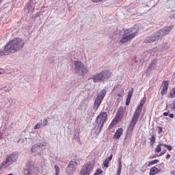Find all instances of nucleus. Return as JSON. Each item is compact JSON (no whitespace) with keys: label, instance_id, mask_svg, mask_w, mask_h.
<instances>
[{"label":"nucleus","instance_id":"1","mask_svg":"<svg viewBox=\"0 0 175 175\" xmlns=\"http://www.w3.org/2000/svg\"><path fill=\"white\" fill-rule=\"evenodd\" d=\"M24 40L21 38H14L10 40L3 49H0V57L3 55H9V54H14L20 51L24 47Z\"/></svg>","mask_w":175,"mask_h":175},{"label":"nucleus","instance_id":"2","mask_svg":"<svg viewBox=\"0 0 175 175\" xmlns=\"http://www.w3.org/2000/svg\"><path fill=\"white\" fill-rule=\"evenodd\" d=\"M144 105V100H142L139 105L137 106L134 113L133 117L127 129L126 136L124 137L126 140H131V137H132V135L133 133V129H135V126L136 125L139 120V117H140V113H142V110H143Z\"/></svg>","mask_w":175,"mask_h":175},{"label":"nucleus","instance_id":"3","mask_svg":"<svg viewBox=\"0 0 175 175\" xmlns=\"http://www.w3.org/2000/svg\"><path fill=\"white\" fill-rule=\"evenodd\" d=\"M173 29V26H167L153 33L144 40L145 43H153L157 40H161L165 35H167Z\"/></svg>","mask_w":175,"mask_h":175},{"label":"nucleus","instance_id":"4","mask_svg":"<svg viewBox=\"0 0 175 175\" xmlns=\"http://www.w3.org/2000/svg\"><path fill=\"white\" fill-rule=\"evenodd\" d=\"M140 32L139 30V27L137 25H134L133 27L128 29L124 31V33L122 38L120 40V43L124 44V43H128L130 40H132Z\"/></svg>","mask_w":175,"mask_h":175},{"label":"nucleus","instance_id":"5","mask_svg":"<svg viewBox=\"0 0 175 175\" xmlns=\"http://www.w3.org/2000/svg\"><path fill=\"white\" fill-rule=\"evenodd\" d=\"M107 120V113L101 112L96 118L94 123L95 129H97L96 135H99L102 132L103 125Z\"/></svg>","mask_w":175,"mask_h":175},{"label":"nucleus","instance_id":"6","mask_svg":"<svg viewBox=\"0 0 175 175\" xmlns=\"http://www.w3.org/2000/svg\"><path fill=\"white\" fill-rule=\"evenodd\" d=\"M110 72L109 70H103L98 75H94L90 78L93 83H105L110 79Z\"/></svg>","mask_w":175,"mask_h":175},{"label":"nucleus","instance_id":"7","mask_svg":"<svg viewBox=\"0 0 175 175\" xmlns=\"http://www.w3.org/2000/svg\"><path fill=\"white\" fill-rule=\"evenodd\" d=\"M74 65V72L76 73V75H78V76H81L82 77H84V75L87 73H88V69H87V67L84 64L80 61L75 60L73 62Z\"/></svg>","mask_w":175,"mask_h":175},{"label":"nucleus","instance_id":"8","mask_svg":"<svg viewBox=\"0 0 175 175\" xmlns=\"http://www.w3.org/2000/svg\"><path fill=\"white\" fill-rule=\"evenodd\" d=\"M38 173V167L35 165L33 160L28 159L24 168V175H36Z\"/></svg>","mask_w":175,"mask_h":175},{"label":"nucleus","instance_id":"9","mask_svg":"<svg viewBox=\"0 0 175 175\" xmlns=\"http://www.w3.org/2000/svg\"><path fill=\"white\" fill-rule=\"evenodd\" d=\"M18 159V155L16 152L11 153L8 157H6L5 160L2 163V167H8L10 165L14 163Z\"/></svg>","mask_w":175,"mask_h":175},{"label":"nucleus","instance_id":"10","mask_svg":"<svg viewBox=\"0 0 175 175\" xmlns=\"http://www.w3.org/2000/svg\"><path fill=\"white\" fill-rule=\"evenodd\" d=\"M105 96H106V90L103 89L100 92V93L95 98L94 107H96V109H98L99 106H100V103H102V101L103 100V98H105Z\"/></svg>","mask_w":175,"mask_h":175},{"label":"nucleus","instance_id":"11","mask_svg":"<svg viewBox=\"0 0 175 175\" xmlns=\"http://www.w3.org/2000/svg\"><path fill=\"white\" fill-rule=\"evenodd\" d=\"M77 170V162L76 161H70L67 167H66V173L67 175H73L75 172Z\"/></svg>","mask_w":175,"mask_h":175},{"label":"nucleus","instance_id":"12","mask_svg":"<svg viewBox=\"0 0 175 175\" xmlns=\"http://www.w3.org/2000/svg\"><path fill=\"white\" fill-rule=\"evenodd\" d=\"M92 170V164L91 163H86L82 167L80 175H90L91 174V172Z\"/></svg>","mask_w":175,"mask_h":175},{"label":"nucleus","instance_id":"13","mask_svg":"<svg viewBox=\"0 0 175 175\" xmlns=\"http://www.w3.org/2000/svg\"><path fill=\"white\" fill-rule=\"evenodd\" d=\"M48 144H49L48 143L44 142L36 144L31 147V152H36V151L39 150V148H42L43 147H47Z\"/></svg>","mask_w":175,"mask_h":175},{"label":"nucleus","instance_id":"14","mask_svg":"<svg viewBox=\"0 0 175 175\" xmlns=\"http://www.w3.org/2000/svg\"><path fill=\"white\" fill-rule=\"evenodd\" d=\"M158 61L157 59H154L151 62V63L149 64L146 72L148 73H150V72H152V70H154V69L157 68V66H158L157 64Z\"/></svg>","mask_w":175,"mask_h":175},{"label":"nucleus","instance_id":"15","mask_svg":"<svg viewBox=\"0 0 175 175\" xmlns=\"http://www.w3.org/2000/svg\"><path fill=\"white\" fill-rule=\"evenodd\" d=\"M123 133H124V129H122V128L118 129V130L116 131V132L115 133L113 137V139H116V140H118V139L121 137Z\"/></svg>","mask_w":175,"mask_h":175},{"label":"nucleus","instance_id":"16","mask_svg":"<svg viewBox=\"0 0 175 175\" xmlns=\"http://www.w3.org/2000/svg\"><path fill=\"white\" fill-rule=\"evenodd\" d=\"M125 108L120 107L119 109L118 110L116 117L118 118V120H121L122 117H124V113H125Z\"/></svg>","mask_w":175,"mask_h":175},{"label":"nucleus","instance_id":"17","mask_svg":"<svg viewBox=\"0 0 175 175\" xmlns=\"http://www.w3.org/2000/svg\"><path fill=\"white\" fill-rule=\"evenodd\" d=\"M163 86L161 90V94L162 95L167 94V88H169V81H165L163 83Z\"/></svg>","mask_w":175,"mask_h":175},{"label":"nucleus","instance_id":"18","mask_svg":"<svg viewBox=\"0 0 175 175\" xmlns=\"http://www.w3.org/2000/svg\"><path fill=\"white\" fill-rule=\"evenodd\" d=\"M118 165L116 175H121V170H122V162H121V159H118Z\"/></svg>","mask_w":175,"mask_h":175},{"label":"nucleus","instance_id":"19","mask_svg":"<svg viewBox=\"0 0 175 175\" xmlns=\"http://www.w3.org/2000/svg\"><path fill=\"white\" fill-rule=\"evenodd\" d=\"M159 172H161V170H159L158 168H157L156 167H152L150 169L149 175L158 174V173H159Z\"/></svg>","mask_w":175,"mask_h":175},{"label":"nucleus","instance_id":"20","mask_svg":"<svg viewBox=\"0 0 175 175\" xmlns=\"http://www.w3.org/2000/svg\"><path fill=\"white\" fill-rule=\"evenodd\" d=\"M156 135H152L150 138H149L150 140V147H154V144H155V142L157 140Z\"/></svg>","mask_w":175,"mask_h":175},{"label":"nucleus","instance_id":"21","mask_svg":"<svg viewBox=\"0 0 175 175\" xmlns=\"http://www.w3.org/2000/svg\"><path fill=\"white\" fill-rule=\"evenodd\" d=\"M157 163H159V160L155 159V160H153L152 161H150L149 163L148 164V167L152 166V165H155Z\"/></svg>","mask_w":175,"mask_h":175},{"label":"nucleus","instance_id":"22","mask_svg":"<svg viewBox=\"0 0 175 175\" xmlns=\"http://www.w3.org/2000/svg\"><path fill=\"white\" fill-rule=\"evenodd\" d=\"M162 146H163V144H159L157 145L155 149L156 152H161V151H162V148H161Z\"/></svg>","mask_w":175,"mask_h":175},{"label":"nucleus","instance_id":"23","mask_svg":"<svg viewBox=\"0 0 175 175\" xmlns=\"http://www.w3.org/2000/svg\"><path fill=\"white\" fill-rule=\"evenodd\" d=\"M169 98H175V88H173L170 92V95L168 96Z\"/></svg>","mask_w":175,"mask_h":175},{"label":"nucleus","instance_id":"24","mask_svg":"<svg viewBox=\"0 0 175 175\" xmlns=\"http://www.w3.org/2000/svg\"><path fill=\"white\" fill-rule=\"evenodd\" d=\"M47 124H49V120L47 119H44L42 122L41 123L42 127H44L47 126Z\"/></svg>","mask_w":175,"mask_h":175},{"label":"nucleus","instance_id":"25","mask_svg":"<svg viewBox=\"0 0 175 175\" xmlns=\"http://www.w3.org/2000/svg\"><path fill=\"white\" fill-rule=\"evenodd\" d=\"M74 139L75 140V142H80V137L79 135V133H77L74 135Z\"/></svg>","mask_w":175,"mask_h":175},{"label":"nucleus","instance_id":"26","mask_svg":"<svg viewBox=\"0 0 175 175\" xmlns=\"http://www.w3.org/2000/svg\"><path fill=\"white\" fill-rule=\"evenodd\" d=\"M163 146L165 147V148H167L168 151H172V150H173V147H172V146L170 145L163 144Z\"/></svg>","mask_w":175,"mask_h":175},{"label":"nucleus","instance_id":"27","mask_svg":"<svg viewBox=\"0 0 175 175\" xmlns=\"http://www.w3.org/2000/svg\"><path fill=\"white\" fill-rule=\"evenodd\" d=\"M42 127V124L41 123H37L33 129L36 130V129H40Z\"/></svg>","mask_w":175,"mask_h":175},{"label":"nucleus","instance_id":"28","mask_svg":"<svg viewBox=\"0 0 175 175\" xmlns=\"http://www.w3.org/2000/svg\"><path fill=\"white\" fill-rule=\"evenodd\" d=\"M55 175H59V167H58V165H55Z\"/></svg>","mask_w":175,"mask_h":175},{"label":"nucleus","instance_id":"29","mask_svg":"<svg viewBox=\"0 0 175 175\" xmlns=\"http://www.w3.org/2000/svg\"><path fill=\"white\" fill-rule=\"evenodd\" d=\"M109 162L107 159L104 161L103 162V165H104V167H109Z\"/></svg>","mask_w":175,"mask_h":175},{"label":"nucleus","instance_id":"30","mask_svg":"<svg viewBox=\"0 0 175 175\" xmlns=\"http://www.w3.org/2000/svg\"><path fill=\"white\" fill-rule=\"evenodd\" d=\"M54 61H55V59H54V57H50L49 58V64H54Z\"/></svg>","mask_w":175,"mask_h":175},{"label":"nucleus","instance_id":"31","mask_svg":"<svg viewBox=\"0 0 175 175\" xmlns=\"http://www.w3.org/2000/svg\"><path fill=\"white\" fill-rule=\"evenodd\" d=\"M133 94V91H129L127 98H129V99H131Z\"/></svg>","mask_w":175,"mask_h":175},{"label":"nucleus","instance_id":"32","mask_svg":"<svg viewBox=\"0 0 175 175\" xmlns=\"http://www.w3.org/2000/svg\"><path fill=\"white\" fill-rule=\"evenodd\" d=\"M95 173L99 175V174H102V173H103V171H102V170L100 169H98Z\"/></svg>","mask_w":175,"mask_h":175},{"label":"nucleus","instance_id":"33","mask_svg":"<svg viewBox=\"0 0 175 175\" xmlns=\"http://www.w3.org/2000/svg\"><path fill=\"white\" fill-rule=\"evenodd\" d=\"M165 154H166V149L163 150L159 157H162V155H165Z\"/></svg>","mask_w":175,"mask_h":175},{"label":"nucleus","instance_id":"34","mask_svg":"<svg viewBox=\"0 0 175 175\" xmlns=\"http://www.w3.org/2000/svg\"><path fill=\"white\" fill-rule=\"evenodd\" d=\"M129 103H131V98H127L126 100V106H129Z\"/></svg>","mask_w":175,"mask_h":175},{"label":"nucleus","instance_id":"35","mask_svg":"<svg viewBox=\"0 0 175 175\" xmlns=\"http://www.w3.org/2000/svg\"><path fill=\"white\" fill-rule=\"evenodd\" d=\"M108 162H110L111 159H113V154H111L110 157H109L107 159H106Z\"/></svg>","mask_w":175,"mask_h":175},{"label":"nucleus","instance_id":"36","mask_svg":"<svg viewBox=\"0 0 175 175\" xmlns=\"http://www.w3.org/2000/svg\"><path fill=\"white\" fill-rule=\"evenodd\" d=\"M92 2H94V3H98V2H102L103 0H91Z\"/></svg>","mask_w":175,"mask_h":175},{"label":"nucleus","instance_id":"37","mask_svg":"<svg viewBox=\"0 0 175 175\" xmlns=\"http://www.w3.org/2000/svg\"><path fill=\"white\" fill-rule=\"evenodd\" d=\"M158 133H162L163 129L162 127H158Z\"/></svg>","mask_w":175,"mask_h":175},{"label":"nucleus","instance_id":"38","mask_svg":"<svg viewBox=\"0 0 175 175\" xmlns=\"http://www.w3.org/2000/svg\"><path fill=\"white\" fill-rule=\"evenodd\" d=\"M12 90L10 88H4V91H6L7 92H9Z\"/></svg>","mask_w":175,"mask_h":175},{"label":"nucleus","instance_id":"39","mask_svg":"<svg viewBox=\"0 0 175 175\" xmlns=\"http://www.w3.org/2000/svg\"><path fill=\"white\" fill-rule=\"evenodd\" d=\"M163 115L165 116V117H167V116H169V111L164 112Z\"/></svg>","mask_w":175,"mask_h":175},{"label":"nucleus","instance_id":"40","mask_svg":"<svg viewBox=\"0 0 175 175\" xmlns=\"http://www.w3.org/2000/svg\"><path fill=\"white\" fill-rule=\"evenodd\" d=\"M169 117H170V118H174V114L170 113V114H169Z\"/></svg>","mask_w":175,"mask_h":175},{"label":"nucleus","instance_id":"41","mask_svg":"<svg viewBox=\"0 0 175 175\" xmlns=\"http://www.w3.org/2000/svg\"><path fill=\"white\" fill-rule=\"evenodd\" d=\"M37 155H39L40 157H42L43 155V152H39Z\"/></svg>","mask_w":175,"mask_h":175},{"label":"nucleus","instance_id":"42","mask_svg":"<svg viewBox=\"0 0 175 175\" xmlns=\"http://www.w3.org/2000/svg\"><path fill=\"white\" fill-rule=\"evenodd\" d=\"M166 159H170V154H167Z\"/></svg>","mask_w":175,"mask_h":175},{"label":"nucleus","instance_id":"43","mask_svg":"<svg viewBox=\"0 0 175 175\" xmlns=\"http://www.w3.org/2000/svg\"><path fill=\"white\" fill-rule=\"evenodd\" d=\"M172 109L174 110H175V99L174 100V106H173Z\"/></svg>","mask_w":175,"mask_h":175},{"label":"nucleus","instance_id":"44","mask_svg":"<svg viewBox=\"0 0 175 175\" xmlns=\"http://www.w3.org/2000/svg\"><path fill=\"white\" fill-rule=\"evenodd\" d=\"M170 18H175V14L171 15V16H170Z\"/></svg>","mask_w":175,"mask_h":175},{"label":"nucleus","instance_id":"45","mask_svg":"<svg viewBox=\"0 0 175 175\" xmlns=\"http://www.w3.org/2000/svg\"><path fill=\"white\" fill-rule=\"evenodd\" d=\"M3 134L0 133V140L2 139Z\"/></svg>","mask_w":175,"mask_h":175},{"label":"nucleus","instance_id":"46","mask_svg":"<svg viewBox=\"0 0 175 175\" xmlns=\"http://www.w3.org/2000/svg\"><path fill=\"white\" fill-rule=\"evenodd\" d=\"M27 8H28L29 9H31V5H29L27 6Z\"/></svg>","mask_w":175,"mask_h":175},{"label":"nucleus","instance_id":"47","mask_svg":"<svg viewBox=\"0 0 175 175\" xmlns=\"http://www.w3.org/2000/svg\"><path fill=\"white\" fill-rule=\"evenodd\" d=\"M152 158H157L156 155H153Z\"/></svg>","mask_w":175,"mask_h":175},{"label":"nucleus","instance_id":"48","mask_svg":"<svg viewBox=\"0 0 175 175\" xmlns=\"http://www.w3.org/2000/svg\"><path fill=\"white\" fill-rule=\"evenodd\" d=\"M172 174L174 175V174H175V172L173 171V172H172Z\"/></svg>","mask_w":175,"mask_h":175},{"label":"nucleus","instance_id":"49","mask_svg":"<svg viewBox=\"0 0 175 175\" xmlns=\"http://www.w3.org/2000/svg\"><path fill=\"white\" fill-rule=\"evenodd\" d=\"M0 70H2V68H0ZM0 75H2V72H0Z\"/></svg>","mask_w":175,"mask_h":175},{"label":"nucleus","instance_id":"50","mask_svg":"<svg viewBox=\"0 0 175 175\" xmlns=\"http://www.w3.org/2000/svg\"><path fill=\"white\" fill-rule=\"evenodd\" d=\"M2 0H0V2Z\"/></svg>","mask_w":175,"mask_h":175}]
</instances>
